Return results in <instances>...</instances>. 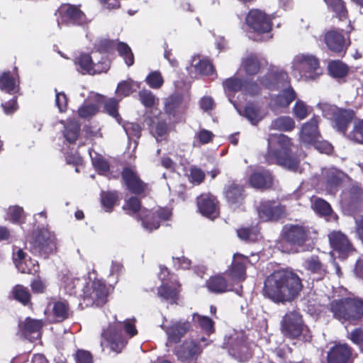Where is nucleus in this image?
<instances>
[{
    "label": "nucleus",
    "mask_w": 363,
    "mask_h": 363,
    "mask_svg": "<svg viewBox=\"0 0 363 363\" xmlns=\"http://www.w3.org/2000/svg\"><path fill=\"white\" fill-rule=\"evenodd\" d=\"M194 69L197 73L205 76L211 75L216 72L213 65L207 59L200 60L194 65Z\"/></svg>",
    "instance_id": "48"
},
{
    "label": "nucleus",
    "mask_w": 363,
    "mask_h": 363,
    "mask_svg": "<svg viewBox=\"0 0 363 363\" xmlns=\"http://www.w3.org/2000/svg\"><path fill=\"white\" fill-rule=\"evenodd\" d=\"M314 144L313 149L322 154L330 155L333 152V146L328 141H318Z\"/></svg>",
    "instance_id": "64"
},
{
    "label": "nucleus",
    "mask_w": 363,
    "mask_h": 363,
    "mask_svg": "<svg viewBox=\"0 0 363 363\" xmlns=\"http://www.w3.org/2000/svg\"><path fill=\"white\" fill-rule=\"evenodd\" d=\"M328 8L335 13V16L343 21L348 18V11L343 0H324Z\"/></svg>",
    "instance_id": "35"
},
{
    "label": "nucleus",
    "mask_w": 363,
    "mask_h": 363,
    "mask_svg": "<svg viewBox=\"0 0 363 363\" xmlns=\"http://www.w3.org/2000/svg\"><path fill=\"white\" fill-rule=\"evenodd\" d=\"M324 116L331 121L333 127L346 135L348 127L352 122L355 113L352 109L329 106L323 111Z\"/></svg>",
    "instance_id": "7"
},
{
    "label": "nucleus",
    "mask_w": 363,
    "mask_h": 363,
    "mask_svg": "<svg viewBox=\"0 0 363 363\" xmlns=\"http://www.w3.org/2000/svg\"><path fill=\"white\" fill-rule=\"evenodd\" d=\"M81 132V125L76 120H71L64 125L63 136L69 144H74L78 140Z\"/></svg>",
    "instance_id": "31"
},
{
    "label": "nucleus",
    "mask_w": 363,
    "mask_h": 363,
    "mask_svg": "<svg viewBox=\"0 0 363 363\" xmlns=\"http://www.w3.org/2000/svg\"><path fill=\"white\" fill-rule=\"evenodd\" d=\"M269 145L270 143L269 142L268 146L269 147ZM294 147L291 139L287 135L280 134L277 137V147L273 150L269 148L268 153L272 159H296L291 156ZM296 155V159L307 157L304 152Z\"/></svg>",
    "instance_id": "14"
},
{
    "label": "nucleus",
    "mask_w": 363,
    "mask_h": 363,
    "mask_svg": "<svg viewBox=\"0 0 363 363\" xmlns=\"http://www.w3.org/2000/svg\"><path fill=\"white\" fill-rule=\"evenodd\" d=\"M250 185L255 189H267L272 186L273 177L272 174L265 169L258 170L254 172L250 177Z\"/></svg>",
    "instance_id": "27"
},
{
    "label": "nucleus",
    "mask_w": 363,
    "mask_h": 363,
    "mask_svg": "<svg viewBox=\"0 0 363 363\" xmlns=\"http://www.w3.org/2000/svg\"><path fill=\"white\" fill-rule=\"evenodd\" d=\"M330 311L340 321L357 320L363 316V301L351 298L335 300L330 304Z\"/></svg>",
    "instance_id": "4"
},
{
    "label": "nucleus",
    "mask_w": 363,
    "mask_h": 363,
    "mask_svg": "<svg viewBox=\"0 0 363 363\" xmlns=\"http://www.w3.org/2000/svg\"><path fill=\"white\" fill-rule=\"evenodd\" d=\"M303 266L307 270L320 276L325 273V269L317 256H311L306 259L303 262Z\"/></svg>",
    "instance_id": "41"
},
{
    "label": "nucleus",
    "mask_w": 363,
    "mask_h": 363,
    "mask_svg": "<svg viewBox=\"0 0 363 363\" xmlns=\"http://www.w3.org/2000/svg\"><path fill=\"white\" fill-rule=\"evenodd\" d=\"M308 229L299 225H286L282 229V237L293 245H303L308 236Z\"/></svg>",
    "instance_id": "18"
},
{
    "label": "nucleus",
    "mask_w": 363,
    "mask_h": 363,
    "mask_svg": "<svg viewBox=\"0 0 363 363\" xmlns=\"http://www.w3.org/2000/svg\"><path fill=\"white\" fill-rule=\"evenodd\" d=\"M349 140L363 144V119L354 122L352 130L347 135Z\"/></svg>",
    "instance_id": "46"
},
{
    "label": "nucleus",
    "mask_w": 363,
    "mask_h": 363,
    "mask_svg": "<svg viewBox=\"0 0 363 363\" xmlns=\"http://www.w3.org/2000/svg\"><path fill=\"white\" fill-rule=\"evenodd\" d=\"M242 67L247 76H255L261 69V62L255 54H250L242 59Z\"/></svg>",
    "instance_id": "32"
},
{
    "label": "nucleus",
    "mask_w": 363,
    "mask_h": 363,
    "mask_svg": "<svg viewBox=\"0 0 363 363\" xmlns=\"http://www.w3.org/2000/svg\"><path fill=\"white\" fill-rule=\"evenodd\" d=\"M331 247L338 253L339 257L345 258L354 251V248L347 237L340 231H333L328 235Z\"/></svg>",
    "instance_id": "19"
},
{
    "label": "nucleus",
    "mask_w": 363,
    "mask_h": 363,
    "mask_svg": "<svg viewBox=\"0 0 363 363\" xmlns=\"http://www.w3.org/2000/svg\"><path fill=\"white\" fill-rule=\"evenodd\" d=\"M293 71L298 72L301 77L315 79L320 73V61L318 57L310 54H298L292 61Z\"/></svg>",
    "instance_id": "6"
},
{
    "label": "nucleus",
    "mask_w": 363,
    "mask_h": 363,
    "mask_svg": "<svg viewBox=\"0 0 363 363\" xmlns=\"http://www.w3.org/2000/svg\"><path fill=\"white\" fill-rule=\"evenodd\" d=\"M208 289L215 293H223L227 290L228 284L226 280L220 277H211L207 282Z\"/></svg>",
    "instance_id": "43"
},
{
    "label": "nucleus",
    "mask_w": 363,
    "mask_h": 363,
    "mask_svg": "<svg viewBox=\"0 0 363 363\" xmlns=\"http://www.w3.org/2000/svg\"><path fill=\"white\" fill-rule=\"evenodd\" d=\"M330 74L335 79H342L347 77L350 72L349 66L341 60H333L328 64Z\"/></svg>",
    "instance_id": "34"
},
{
    "label": "nucleus",
    "mask_w": 363,
    "mask_h": 363,
    "mask_svg": "<svg viewBox=\"0 0 363 363\" xmlns=\"http://www.w3.org/2000/svg\"><path fill=\"white\" fill-rule=\"evenodd\" d=\"M52 311L57 321H62L69 316V306L65 301H56L54 303Z\"/></svg>",
    "instance_id": "47"
},
{
    "label": "nucleus",
    "mask_w": 363,
    "mask_h": 363,
    "mask_svg": "<svg viewBox=\"0 0 363 363\" xmlns=\"http://www.w3.org/2000/svg\"><path fill=\"white\" fill-rule=\"evenodd\" d=\"M135 321V319H127L123 322L117 321L104 331L102 336L112 351L121 352L126 345L128 338L138 333Z\"/></svg>",
    "instance_id": "2"
},
{
    "label": "nucleus",
    "mask_w": 363,
    "mask_h": 363,
    "mask_svg": "<svg viewBox=\"0 0 363 363\" xmlns=\"http://www.w3.org/2000/svg\"><path fill=\"white\" fill-rule=\"evenodd\" d=\"M313 208L322 216H329L332 213L330 204L321 199H315L312 205Z\"/></svg>",
    "instance_id": "55"
},
{
    "label": "nucleus",
    "mask_w": 363,
    "mask_h": 363,
    "mask_svg": "<svg viewBox=\"0 0 363 363\" xmlns=\"http://www.w3.org/2000/svg\"><path fill=\"white\" fill-rule=\"evenodd\" d=\"M280 325L283 335L290 339L298 337L305 327L302 315L296 311L287 312L283 316Z\"/></svg>",
    "instance_id": "11"
},
{
    "label": "nucleus",
    "mask_w": 363,
    "mask_h": 363,
    "mask_svg": "<svg viewBox=\"0 0 363 363\" xmlns=\"http://www.w3.org/2000/svg\"><path fill=\"white\" fill-rule=\"evenodd\" d=\"M193 321L207 334H211L214 332L213 321L208 316L194 313L193 315Z\"/></svg>",
    "instance_id": "45"
},
{
    "label": "nucleus",
    "mask_w": 363,
    "mask_h": 363,
    "mask_svg": "<svg viewBox=\"0 0 363 363\" xmlns=\"http://www.w3.org/2000/svg\"><path fill=\"white\" fill-rule=\"evenodd\" d=\"M118 55L123 57L128 67L132 66L135 62L134 55L130 46L124 42H118L116 45Z\"/></svg>",
    "instance_id": "40"
},
{
    "label": "nucleus",
    "mask_w": 363,
    "mask_h": 363,
    "mask_svg": "<svg viewBox=\"0 0 363 363\" xmlns=\"http://www.w3.org/2000/svg\"><path fill=\"white\" fill-rule=\"evenodd\" d=\"M107 294L106 286L101 280H94L89 283L84 290V299L96 306H101L106 302Z\"/></svg>",
    "instance_id": "17"
},
{
    "label": "nucleus",
    "mask_w": 363,
    "mask_h": 363,
    "mask_svg": "<svg viewBox=\"0 0 363 363\" xmlns=\"http://www.w3.org/2000/svg\"><path fill=\"white\" fill-rule=\"evenodd\" d=\"M351 355V349L347 344L335 345L328 352V362L347 363Z\"/></svg>",
    "instance_id": "25"
},
{
    "label": "nucleus",
    "mask_w": 363,
    "mask_h": 363,
    "mask_svg": "<svg viewBox=\"0 0 363 363\" xmlns=\"http://www.w3.org/2000/svg\"><path fill=\"white\" fill-rule=\"evenodd\" d=\"M31 244L40 253H51L56 248L55 235L46 229L40 230L35 233Z\"/></svg>",
    "instance_id": "15"
},
{
    "label": "nucleus",
    "mask_w": 363,
    "mask_h": 363,
    "mask_svg": "<svg viewBox=\"0 0 363 363\" xmlns=\"http://www.w3.org/2000/svg\"><path fill=\"white\" fill-rule=\"evenodd\" d=\"M244 81L245 79L231 77L223 81V86L225 90L229 92L237 93L243 91Z\"/></svg>",
    "instance_id": "42"
},
{
    "label": "nucleus",
    "mask_w": 363,
    "mask_h": 363,
    "mask_svg": "<svg viewBox=\"0 0 363 363\" xmlns=\"http://www.w3.org/2000/svg\"><path fill=\"white\" fill-rule=\"evenodd\" d=\"M133 82L131 80H123L120 82L116 90V94L121 98L130 95L133 91Z\"/></svg>",
    "instance_id": "56"
},
{
    "label": "nucleus",
    "mask_w": 363,
    "mask_h": 363,
    "mask_svg": "<svg viewBox=\"0 0 363 363\" xmlns=\"http://www.w3.org/2000/svg\"><path fill=\"white\" fill-rule=\"evenodd\" d=\"M294 113L299 120L306 118L308 116V109L305 103L300 100L297 101L294 106Z\"/></svg>",
    "instance_id": "63"
},
{
    "label": "nucleus",
    "mask_w": 363,
    "mask_h": 363,
    "mask_svg": "<svg viewBox=\"0 0 363 363\" xmlns=\"http://www.w3.org/2000/svg\"><path fill=\"white\" fill-rule=\"evenodd\" d=\"M125 130L130 139H139L141 136L142 128L137 123H128L125 126Z\"/></svg>",
    "instance_id": "61"
},
{
    "label": "nucleus",
    "mask_w": 363,
    "mask_h": 363,
    "mask_svg": "<svg viewBox=\"0 0 363 363\" xmlns=\"http://www.w3.org/2000/svg\"><path fill=\"white\" fill-rule=\"evenodd\" d=\"M260 84L265 89L277 91L290 84L288 73L282 69L271 67L263 76L258 77Z\"/></svg>",
    "instance_id": "10"
},
{
    "label": "nucleus",
    "mask_w": 363,
    "mask_h": 363,
    "mask_svg": "<svg viewBox=\"0 0 363 363\" xmlns=\"http://www.w3.org/2000/svg\"><path fill=\"white\" fill-rule=\"evenodd\" d=\"M348 27L349 30L346 31L337 28H331L325 33L323 40L328 49L331 52L342 57L345 55L352 43L350 33L353 27L350 25V22Z\"/></svg>",
    "instance_id": "5"
},
{
    "label": "nucleus",
    "mask_w": 363,
    "mask_h": 363,
    "mask_svg": "<svg viewBox=\"0 0 363 363\" xmlns=\"http://www.w3.org/2000/svg\"><path fill=\"white\" fill-rule=\"evenodd\" d=\"M74 64L79 67L82 74L94 75L106 72L110 69L111 62L107 57H101L94 62L90 54L82 52L74 59Z\"/></svg>",
    "instance_id": "8"
},
{
    "label": "nucleus",
    "mask_w": 363,
    "mask_h": 363,
    "mask_svg": "<svg viewBox=\"0 0 363 363\" xmlns=\"http://www.w3.org/2000/svg\"><path fill=\"white\" fill-rule=\"evenodd\" d=\"M257 213L263 221L277 220L285 216V208L278 201H264L257 207Z\"/></svg>",
    "instance_id": "16"
},
{
    "label": "nucleus",
    "mask_w": 363,
    "mask_h": 363,
    "mask_svg": "<svg viewBox=\"0 0 363 363\" xmlns=\"http://www.w3.org/2000/svg\"><path fill=\"white\" fill-rule=\"evenodd\" d=\"M82 286L81 281L78 278L67 277L64 278V287L66 292L70 295L77 293V289Z\"/></svg>",
    "instance_id": "57"
},
{
    "label": "nucleus",
    "mask_w": 363,
    "mask_h": 363,
    "mask_svg": "<svg viewBox=\"0 0 363 363\" xmlns=\"http://www.w3.org/2000/svg\"><path fill=\"white\" fill-rule=\"evenodd\" d=\"M180 285L172 277H170V283L164 282L157 289L158 296L167 301H174L179 292Z\"/></svg>",
    "instance_id": "29"
},
{
    "label": "nucleus",
    "mask_w": 363,
    "mask_h": 363,
    "mask_svg": "<svg viewBox=\"0 0 363 363\" xmlns=\"http://www.w3.org/2000/svg\"><path fill=\"white\" fill-rule=\"evenodd\" d=\"M295 128V122L289 116H280L272 121L271 128L281 131H291Z\"/></svg>",
    "instance_id": "38"
},
{
    "label": "nucleus",
    "mask_w": 363,
    "mask_h": 363,
    "mask_svg": "<svg viewBox=\"0 0 363 363\" xmlns=\"http://www.w3.org/2000/svg\"><path fill=\"white\" fill-rule=\"evenodd\" d=\"M57 12L61 22L66 26H84L87 23L86 16L80 9V6L62 4Z\"/></svg>",
    "instance_id": "12"
},
{
    "label": "nucleus",
    "mask_w": 363,
    "mask_h": 363,
    "mask_svg": "<svg viewBox=\"0 0 363 363\" xmlns=\"http://www.w3.org/2000/svg\"><path fill=\"white\" fill-rule=\"evenodd\" d=\"M182 104V98L179 96H171L165 103V113L169 116H175L179 107Z\"/></svg>",
    "instance_id": "50"
},
{
    "label": "nucleus",
    "mask_w": 363,
    "mask_h": 363,
    "mask_svg": "<svg viewBox=\"0 0 363 363\" xmlns=\"http://www.w3.org/2000/svg\"><path fill=\"white\" fill-rule=\"evenodd\" d=\"M13 95V97L10 100L4 103H1V107L3 108L4 113L6 115H12L19 108V106L17 101L18 96L16 94Z\"/></svg>",
    "instance_id": "60"
},
{
    "label": "nucleus",
    "mask_w": 363,
    "mask_h": 363,
    "mask_svg": "<svg viewBox=\"0 0 363 363\" xmlns=\"http://www.w3.org/2000/svg\"><path fill=\"white\" fill-rule=\"evenodd\" d=\"M272 20L269 15L257 9H250L245 17L247 26L257 34L269 33L273 26Z\"/></svg>",
    "instance_id": "9"
},
{
    "label": "nucleus",
    "mask_w": 363,
    "mask_h": 363,
    "mask_svg": "<svg viewBox=\"0 0 363 363\" xmlns=\"http://www.w3.org/2000/svg\"><path fill=\"white\" fill-rule=\"evenodd\" d=\"M244 116L252 125H257L262 119L259 107L253 103L247 104L244 108Z\"/></svg>",
    "instance_id": "39"
},
{
    "label": "nucleus",
    "mask_w": 363,
    "mask_h": 363,
    "mask_svg": "<svg viewBox=\"0 0 363 363\" xmlns=\"http://www.w3.org/2000/svg\"><path fill=\"white\" fill-rule=\"evenodd\" d=\"M346 178V175L341 171L331 169L327 175V184L329 191L333 192L335 188Z\"/></svg>",
    "instance_id": "36"
},
{
    "label": "nucleus",
    "mask_w": 363,
    "mask_h": 363,
    "mask_svg": "<svg viewBox=\"0 0 363 363\" xmlns=\"http://www.w3.org/2000/svg\"><path fill=\"white\" fill-rule=\"evenodd\" d=\"M146 83L152 89H160L164 84L163 77L160 71H152L146 77Z\"/></svg>",
    "instance_id": "51"
},
{
    "label": "nucleus",
    "mask_w": 363,
    "mask_h": 363,
    "mask_svg": "<svg viewBox=\"0 0 363 363\" xmlns=\"http://www.w3.org/2000/svg\"><path fill=\"white\" fill-rule=\"evenodd\" d=\"M119 100L116 98H109L104 101V111L115 118L118 123H121L122 118L118 112Z\"/></svg>",
    "instance_id": "37"
},
{
    "label": "nucleus",
    "mask_w": 363,
    "mask_h": 363,
    "mask_svg": "<svg viewBox=\"0 0 363 363\" xmlns=\"http://www.w3.org/2000/svg\"><path fill=\"white\" fill-rule=\"evenodd\" d=\"M13 294L16 300L23 304H27L30 301V294L28 289L21 285H17L13 289Z\"/></svg>",
    "instance_id": "59"
},
{
    "label": "nucleus",
    "mask_w": 363,
    "mask_h": 363,
    "mask_svg": "<svg viewBox=\"0 0 363 363\" xmlns=\"http://www.w3.org/2000/svg\"><path fill=\"white\" fill-rule=\"evenodd\" d=\"M151 132L154 136L158 140L159 138H162L168 134L169 126L167 123L164 120H158L155 123V127L149 125Z\"/></svg>",
    "instance_id": "54"
},
{
    "label": "nucleus",
    "mask_w": 363,
    "mask_h": 363,
    "mask_svg": "<svg viewBox=\"0 0 363 363\" xmlns=\"http://www.w3.org/2000/svg\"><path fill=\"white\" fill-rule=\"evenodd\" d=\"M248 258L241 254H235L233 262L230 271V276L233 280L242 281L245 277V267Z\"/></svg>",
    "instance_id": "28"
},
{
    "label": "nucleus",
    "mask_w": 363,
    "mask_h": 363,
    "mask_svg": "<svg viewBox=\"0 0 363 363\" xmlns=\"http://www.w3.org/2000/svg\"><path fill=\"white\" fill-rule=\"evenodd\" d=\"M225 195L230 207L238 208L242 204L245 199L243 186L234 182L229 184L225 189Z\"/></svg>",
    "instance_id": "23"
},
{
    "label": "nucleus",
    "mask_w": 363,
    "mask_h": 363,
    "mask_svg": "<svg viewBox=\"0 0 363 363\" xmlns=\"http://www.w3.org/2000/svg\"><path fill=\"white\" fill-rule=\"evenodd\" d=\"M162 328L167 336V346L170 344H177L190 330V322L182 320H172L167 325L162 324Z\"/></svg>",
    "instance_id": "13"
},
{
    "label": "nucleus",
    "mask_w": 363,
    "mask_h": 363,
    "mask_svg": "<svg viewBox=\"0 0 363 363\" xmlns=\"http://www.w3.org/2000/svg\"><path fill=\"white\" fill-rule=\"evenodd\" d=\"M99 111V107L95 104H87L82 105L77 111L81 118L86 119L96 115Z\"/></svg>",
    "instance_id": "53"
},
{
    "label": "nucleus",
    "mask_w": 363,
    "mask_h": 363,
    "mask_svg": "<svg viewBox=\"0 0 363 363\" xmlns=\"http://www.w3.org/2000/svg\"><path fill=\"white\" fill-rule=\"evenodd\" d=\"M115 48V41L108 38H99L96 40L94 45V49L96 52L103 54L111 52Z\"/></svg>",
    "instance_id": "44"
},
{
    "label": "nucleus",
    "mask_w": 363,
    "mask_h": 363,
    "mask_svg": "<svg viewBox=\"0 0 363 363\" xmlns=\"http://www.w3.org/2000/svg\"><path fill=\"white\" fill-rule=\"evenodd\" d=\"M139 100L147 108H152L155 103V96L147 89H142L138 93Z\"/></svg>",
    "instance_id": "58"
},
{
    "label": "nucleus",
    "mask_w": 363,
    "mask_h": 363,
    "mask_svg": "<svg viewBox=\"0 0 363 363\" xmlns=\"http://www.w3.org/2000/svg\"><path fill=\"white\" fill-rule=\"evenodd\" d=\"M42 326V320L27 318L23 323L22 331L27 339L33 341L40 338Z\"/></svg>",
    "instance_id": "30"
},
{
    "label": "nucleus",
    "mask_w": 363,
    "mask_h": 363,
    "mask_svg": "<svg viewBox=\"0 0 363 363\" xmlns=\"http://www.w3.org/2000/svg\"><path fill=\"white\" fill-rule=\"evenodd\" d=\"M303 289L299 277L291 270H278L264 281L263 294L275 303L291 301Z\"/></svg>",
    "instance_id": "1"
},
{
    "label": "nucleus",
    "mask_w": 363,
    "mask_h": 363,
    "mask_svg": "<svg viewBox=\"0 0 363 363\" xmlns=\"http://www.w3.org/2000/svg\"><path fill=\"white\" fill-rule=\"evenodd\" d=\"M201 352L199 346L194 341H185L176 351V355L182 363H197Z\"/></svg>",
    "instance_id": "20"
},
{
    "label": "nucleus",
    "mask_w": 363,
    "mask_h": 363,
    "mask_svg": "<svg viewBox=\"0 0 363 363\" xmlns=\"http://www.w3.org/2000/svg\"><path fill=\"white\" fill-rule=\"evenodd\" d=\"M118 199L116 192L103 193L101 195V203L105 211L111 212Z\"/></svg>",
    "instance_id": "52"
},
{
    "label": "nucleus",
    "mask_w": 363,
    "mask_h": 363,
    "mask_svg": "<svg viewBox=\"0 0 363 363\" xmlns=\"http://www.w3.org/2000/svg\"><path fill=\"white\" fill-rule=\"evenodd\" d=\"M262 85L259 82L252 79H245L243 91L251 96H257L261 94Z\"/></svg>",
    "instance_id": "49"
},
{
    "label": "nucleus",
    "mask_w": 363,
    "mask_h": 363,
    "mask_svg": "<svg viewBox=\"0 0 363 363\" xmlns=\"http://www.w3.org/2000/svg\"><path fill=\"white\" fill-rule=\"evenodd\" d=\"M197 206L201 214L212 220L218 215V201L212 194H202L198 197Z\"/></svg>",
    "instance_id": "21"
},
{
    "label": "nucleus",
    "mask_w": 363,
    "mask_h": 363,
    "mask_svg": "<svg viewBox=\"0 0 363 363\" xmlns=\"http://www.w3.org/2000/svg\"><path fill=\"white\" fill-rule=\"evenodd\" d=\"M319 116H313L301 128V139L306 144L315 143L320 136L318 130Z\"/></svg>",
    "instance_id": "22"
},
{
    "label": "nucleus",
    "mask_w": 363,
    "mask_h": 363,
    "mask_svg": "<svg viewBox=\"0 0 363 363\" xmlns=\"http://www.w3.org/2000/svg\"><path fill=\"white\" fill-rule=\"evenodd\" d=\"M122 175L127 188L130 191L134 194H141L145 191L147 184L140 179L132 168H124Z\"/></svg>",
    "instance_id": "24"
},
{
    "label": "nucleus",
    "mask_w": 363,
    "mask_h": 363,
    "mask_svg": "<svg viewBox=\"0 0 363 363\" xmlns=\"http://www.w3.org/2000/svg\"><path fill=\"white\" fill-rule=\"evenodd\" d=\"M296 91L289 84L285 86V88L276 96L274 101L278 106L286 108L296 99Z\"/></svg>",
    "instance_id": "33"
},
{
    "label": "nucleus",
    "mask_w": 363,
    "mask_h": 363,
    "mask_svg": "<svg viewBox=\"0 0 363 363\" xmlns=\"http://www.w3.org/2000/svg\"><path fill=\"white\" fill-rule=\"evenodd\" d=\"M238 236L242 240L253 241L257 238V230L255 228H240L237 230Z\"/></svg>",
    "instance_id": "62"
},
{
    "label": "nucleus",
    "mask_w": 363,
    "mask_h": 363,
    "mask_svg": "<svg viewBox=\"0 0 363 363\" xmlns=\"http://www.w3.org/2000/svg\"><path fill=\"white\" fill-rule=\"evenodd\" d=\"M18 75H13L10 71H6L0 75V89L9 94H16L20 91Z\"/></svg>",
    "instance_id": "26"
},
{
    "label": "nucleus",
    "mask_w": 363,
    "mask_h": 363,
    "mask_svg": "<svg viewBox=\"0 0 363 363\" xmlns=\"http://www.w3.org/2000/svg\"><path fill=\"white\" fill-rule=\"evenodd\" d=\"M123 208L130 215L138 212L144 228L149 231L158 228L160 221L168 220L171 216V212L168 209L158 208L153 213L145 208L141 209L140 201L134 196L126 201Z\"/></svg>",
    "instance_id": "3"
}]
</instances>
